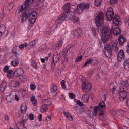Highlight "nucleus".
Wrapping results in <instances>:
<instances>
[{
  "label": "nucleus",
  "mask_w": 129,
  "mask_h": 129,
  "mask_svg": "<svg viewBox=\"0 0 129 129\" xmlns=\"http://www.w3.org/2000/svg\"><path fill=\"white\" fill-rule=\"evenodd\" d=\"M75 11L76 13L77 14H79V13H80L82 12V10L80 8L79 9L78 8V6H77V8L75 10Z\"/></svg>",
  "instance_id": "49530a36"
},
{
  "label": "nucleus",
  "mask_w": 129,
  "mask_h": 129,
  "mask_svg": "<svg viewBox=\"0 0 129 129\" xmlns=\"http://www.w3.org/2000/svg\"><path fill=\"white\" fill-rule=\"evenodd\" d=\"M21 110L22 113H24L26 112L27 109L26 105L24 104H21Z\"/></svg>",
  "instance_id": "5701e85b"
},
{
  "label": "nucleus",
  "mask_w": 129,
  "mask_h": 129,
  "mask_svg": "<svg viewBox=\"0 0 129 129\" xmlns=\"http://www.w3.org/2000/svg\"><path fill=\"white\" fill-rule=\"evenodd\" d=\"M7 72V75L8 77L9 78H10L11 77V75L13 73V71L11 70H10Z\"/></svg>",
  "instance_id": "a19ab883"
},
{
  "label": "nucleus",
  "mask_w": 129,
  "mask_h": 129,
  "mask_svg": "<svg viewBox=\"0 0 129 129\" xmlns=\"http://www.w3.org/2000/svg\"><path fill=\"white\" fill-rule=\"evenodd\" d=\"M61 85L62 88L63 89L66 88V87L65 85V81L64 80H62L61 82Z\"/></svg>",
  "instance_id": "3c124183"
},
{
  "label": "nucleus",
  "mask_w": 129,
  "mask_h": 129,
  "mask_svg": "<svg viewBox=\"0 0 129 129\" xmlns=\"http://www.w3.org/2000/svg\"><path fill=\"white\" fill-rule=\"evenodd\" d=\"M86 83L82 84V89L84 92H87L90 90L91 85L90 83H88L87 81Z\"/></svg>",
  "instance_id": "423d86ee"
},
{
  "label": "nucleus",
  "mask_w": 129,
  "mask_h": 129,
  "mask_svg": "<svg viewBox=\"0 0 129 129\" xmlns=\"http://www.w3.org/2000/svg\"><path fill=\"white\" fill-rule=\"evenodd\" d=\"M9 69V67L7 66H6L4 67L3 70L4 72H6L8 71Z\"/></svg>",
  "instance_id": "13d9d810"
},
{
  "label": "nucleus",
  "mask_w": 129,
  "mask_h": 129,
  "mask_svg": "<svg viewBox=\"0 0 129 129\" xmlns=\"http://www.w3.org/2000/svg\"><path fill=\"white\" fill-rule=\"evenodd\" d=\"M125 41V39L123 35H120L118 39V41L119 44L122 45L124 44Z\"/></svg>",
  "instance_id": "f3484780"
},
{
  "label": "nucleus",
  "mask_w": 129,
  "mask_h": 129,
  "mask_svg": "<svg viewBox=\"0 0 129 129\" xmlns=\"http://www.w3.org/2000/svg\"><path fill=\"white\" fill-rule=\"evenodd\" d=\"M112 44L113 50L116 52H117L118 49L117 47L118 42L116 40H114L112 42Z\"/></svg>",
  "instance_id": "ddd939ff"
},
{
  "label": "nucleus",
  "mask_w": 129,
  "mask_h": 129,
  "mask_svg": "<svg viewBox=\"0 0 129 129\" xmlns=\"http://www.w3.org/2000/svg\"><path fill=\"white\" fill-rule=\"evenodd\" d=\"M27 77L25 75H23L20 78V79L21 81L24 82H26L27 80Z\"/></svg>",
  "instance_id": "473e14b6"
},
{
  "label": "nucleus",
  "mask_w": 129,
  "mask_h": 129,
  "mask_svg": "<svg viewBox=\"0 0 129 129\" xmlns=\"http://www.w3.org/2000/svg\"><path fill=\"white\" fill-rule=\"evenodd\" d=\"M46 120L49 123H50L51 121V117H47L46 118Z\"/></svg>",
  "instance_id": "5fc2aeb1"
},
{
  "label": "nucleus",
  "mask_w": 129,
  "mask_h": 129,
  "mask_svg": "<svg viewBox=\"0 0 129 129\" xmlns=\"http://www.w3.org/2000/svg\"><path fill=\"white\" fill-rule=\"evenodd\" d=\"M30 101L32 102V104L34 106H36L37 103V101L35 99L34 96H33L30 99Z\"/></svg>",
  "instance_id": "c85d7f7f"
},
{
  "label": "nucleus",
  "mask_w": 129,
  "mask_h": 129,
  "mask_svg": "<svg viewBox=\"0 0 129 129\" xmlns=\"http://www.w3.org/2000/svg\"><path fill=\"white\" fill-rule=\"evenodd\" d=\"M113 23L116 26H118L119 25L120 22V18L119 17L118 15H116L114 16L113 19Z\"/></svg>",
  "instance_id": "9d476101"
},
{
  "label": "nucleus",
  "mask_w": 129,
  "mask_h": 129,
  "mask_svg": "<svg viewBox=\"0 0 129 129\" xmlns=\"http://www.w3.org/2000/svg\"><path fill=\"white\" fill-rule=\"evenodd\" d=\"M104 53L106 56H111L112 55V50L111 46L109 44H106L104 49Z\"/></svg>",
  "instance_id": "39448f33"
},
{
  "label": "nucleus",
  "mask_w": 129,
  "mask_h": 129,
  "mask_svg": "<svg viewBox=\"0 0 129 129\" xmlns=\"http://www.w3.org/2000/svg\"><path fill=\"white\" fill-rule=\"evenodd\" d=\"M70 47L69 46H67L66 48L64 49L62 53V56H69L68 55L67 52H68V50H69V51H71V52H72V54L74 53V52L72 51V50H70Z\"/></svg>",
  "instance_id": "4468645a"
},
{
  "label": "nucleus",
  "mask_w": 129,
  "mask_h": 129,
  "mask_svg": "<svg viewBox=\"0 0 129 129\" xmlns=\"http://www.w3.org/2000/svg\"><path fill=\"white\" fill-rule=\"evenodd\" d=\"M80 80L83 82V83H86L87 81H86V78L85 77L82 76L81 75L79 77Z\"/></svg>",
  "instance_id": "ea45409f"
},
{
  "label": "nucleus",
  "mask_w": 129,
  "mask_h": 129,
  "mask_svg": "<svg viewBox=\"0 0 129 129\" xmlns=\"http://www.w3.org/2000/svg\"><path fill=\"white\" fill-rule=\"evenodd\" d=\"M20 85V83L18 81H12L11 82V86L12 87H16Z\"/></svg>",
  "instance_id": "b1692460"
},
{
  "label": "nucleus",
  "mask_w": 129,
  "mask_h": 129,
  "mask_svg": "<svg viewBox=\"0 0 129 129\" xmlns=\"http://www.w3.org/2000/svg\"><path fill=\"white\" fill-rule=\"evenodd\" d=\"M65 14H63L60 15L59 16V18L60 20H65Z\"/></svg>",
  "instance_id": "de8ad7c7"
},
{
  "label": "nucleus",
  "mask_w": 129,
  "mask_h": 129,
  "mask_svg": "<svg viewBox=\"0 0 129 129\" xmlns=\"http://www.w3.org/2000/svg\"><path fill=\"white\" fill-rule=\"evenodd\" d=\"M93 59L92 58H90L89 59H88V60L85 62V63L84 66L85 67L87 65H89L91 64L92 61Z\"/></svg>",
  "instance_id": "58836bf2"
},
{
  "label": "nucleus",
  "mask_w": 129,
  "mask_h": 129,
  "mask_svg": "<svg viewBox=\"0 0 129 129\" xmlns=\"http://www.w3.org/2000/svg\"><path fill=\"white\" fill-rule=\"evenodd\" d=\"M44 1L45 0H39L37 3V6L40 8H43L44 6Z\"/></svg>",
  "instance_id": "cd10ccee"
},
{
  "label": "nucleus",
  "mask_w": 129,
  "mask_h": 129,
  "mask_svg": "<svg viewBox=\"0 0 129 129\" xmlns=\"http://www.w3.org/2000/svg\"><path fill=\"white\" fill-rule=\"evenodd\" d=\"M117 59L118 61H121L124 59L123 57H117Z\"/></svg>",
  "instance_id": "680f3d73"
},
{
  "label": "nucleus",
  "mask_w": 129,
  "mask_h": 129,
  "mask_svg": "<svg viewBox=\"0 0 129 129\" xmlns=\"http://www.w3.org/2000/svg\"><path fill=\"white\" fill-rule=\"evenodd\" d=\"M113 32L114 35L117 36L121 33V30L120 29L118 28H116L113 29Z\"/></svg>",
  "instance_id": "c756f323"
},
{
  "label": "nucleus",
  "mask_w": 129,
  "mask_h": 129,
  "mask_svg": "<svg viewBox=\"0 0 129 129\" xmlns=\"http://www.w3.org/2000/svg\"><path fill=\"white\" fill-rule=\"evenodd\" d=\"M47 109V107L45 105H42L40 109L41 111L42 112H46Z\"/></svg>",
  "instance_id": "4c0bfd02"
},
{
  "label": "nucleus",
  "mask_w": 129,
  "mask_h": 129,
  "mask_svg": "<svg viewBox=\"0 0 129 129\" xmlns=\"http://www.w3.org/2000/svg\"><path fill=\"white\" fill-rule=\"evenodd\" d=\"M91 30L92 33L94 36H95L99 32L98 28V27L95 29L92 28Z\"/></svg>",
  "instance_id": "f704fd0d"
},
{
  "label": "nucleus",
  "mask_w": 129,
  "mask_h": 129,
  "mask_svg": "<svg viewBox=\"0 0 129 129\" xmlns=\"http://www.w3.org/2000/svg\"><path fill=\"white\" fill-rule=\"evenodd\" d=\"M124 54L123 50H121L118 53L117 56H124Z\"/></svg>",
  "instance_id": "a18cd8bd"
},
{
  "label": "nucleus",
  "mask_w": 129,
  "mask_h": 129,
  "mask_svg": "<svg viewBox=\"0 0 129 129\" xmlns=\"http://www.w3.org/2000/svg\"><path fill=\"white\" fill-rule=\"evenodd\" d=\"M24 73V70L22 68H19L17 69L14 71V74L16 77L20 76Z\"/></svg>",
  "instance_id": "6e6552de"
},
{
  "label": "nucleus",
  "mask_w": 129,
  "mask_h": 129,
  "mask_svg": "<svg viewBox=\"0 0 129 129\" xmlns=\"http://www.w3.org/2000/svg\"><path fill=\"white\" fill-rule=\"evenodd\" d=\"M63 8L66 12H68L70 9V4L69 3H68L65 4L63 6Z\"/></svg>",
  "instance_id": "a211bd4d"
},
{
  "label": "nucleus",
  "mask_w": 129,
  "mask_h": 129,
  "mask_svg": "<svg viewBox=\"0 0 129 129\" xmlns=\"http://www.w3.org/2000/svg\"><path fill=\"white\" fill-rule=\"evenodd\" d=\"M5 29V27L4 25L2 24L0 25V30H2V32H4Z\"/></svg>",
  "instance_id": "8fccbe9b"
},
{
  "label": "nucleus",
  "mask_w": 129,
  "mask_h": 129,
  "mask_svg": "<svg viewBox=\"0 0 129 129\" xmlns=\"http://www.w3.org/2000/svg\"><path fill=\"white\" fill-rule=\"evenodd\" d=\"M102 0H95L94 4L95 6H100L101 4Z\"/></svg>",
  "instance_id": "79ce46f5"
},
{
  "label": "nucleus",
  "mask_w": 129,
  "mask_h": 129,
  "mask_svg": "<svg viewBox=\"0 0 129 129\" xmlns=\"http://www.w3.org/2000/svg\"><path fill=\"white\" fill-rule=\"evenodd\" d=\"M82 30L81 29H77L74 31V34L76 38H80L81 36Z\"/></svg>",
  "instance_id": "dca6fc26"
},
{
  "label": "nucleus",
  "mask_w": 129,
  "mask_h": 129,
  "mask_svg": "<svg viewBox=\"0 0 129 129\" xmlns=\"http://www.w3.org/2000/svg\"><path fill=\"white\" fill-rule=\"evenodd\" d=\"M110 4L111 5H113L116 3L117 0H110Z\"/></svg>",
  "instance_id": "4d7b16f0"
},
{
  "label": "nucleus",
  "mask_w": 129,
  "mask_h": 129,
  "mask_svg": "<svg viewBox=\"0 0 129 129\" xmlns=\"http://www.w3.org/2000/svg\"><path fill=\"white\" fill-rule=\"evenodd\" d=\"M43 103L45 105H49L51 103V101L50 99L48 98L42 101Z\"/></svg>",
  "instance_id": "412c9836"
},
{
  "label": "nucleus",
  "mask_w": 129,
  "mask_h": 129,
  "mask_svg": "<svg viewBox=\"0 0 129 129\" xmlns=\"http://www.w3.org/2000/svg\"><path fill=\"white\" fill-rule=\"evenodd\" d=\"M69 96L71 99H74L75 97V95L73 93H70L69 94Z\"/></svg>",
  "instance_id": "864d4df0"
},
{
  "label": "nucleus",
  "mask_w": 129,
  "mask_h": 129,
  "mask_svg": "<svg viewBox=\"0 0 129 129\" xmlns=\"http://www.w3.org/2000/svg\"><path fill=\"white\" fill-rule=\"evenodd\" d=\"M60 59L59 57H53V62L56 63Z\"/></svg>",
  "instance_id": "603ef678"
},
{
  "label": "nucleus",
  "mask_w": 129,
  "mask_h": 129,
  "mask_svg": "<svg viewBox=\"0 0 129 129\" xmlns=\"http://www.w3.org/2000/svg\"><path fill=\"white\" fill-rule=\"evenodd\" d=\"M77 103L79 105L81 106H82L83 105V103L79 100L77 101Z\"/></svg>",
  "instance_id": "052dcab7"
},
{
  "label": "nucleus",
  "mask_w": 129,
  "mask_h": 129,
  "mask_svg": "<svg viewBox=\"0 0 129 129\" xmlns=\"http://www.w3.org/2000/svg\"><path fill=\"white\" fill-rule=\"evenodd\" d=\"M7 85L6 83L5 82H2L0 85V90L3 92L5 89V87Z\"/></svg>",
  "instance_id": "6ab92c4d"
},
{
  "label": "nucleus",
  "mask_w": 129,
  "mask_h": 129,
  "mask_svg": "<svg viewBox=\"0 0 129 129\" xmlns=\"http://www.w3.org/2000/svg\"><path fill=\"white\" fill-rule=\"evenodd\" d=\"M129 86V85L127 81H123L120 86V87L119 89V99L121 102H123L127 96V92L124 91L128 89V87Z\"/></svg>",
  "instance_id": "f03ea898"
},
{
  "label": "nucleus",
  "mask_w": 129,
  "mask_h": 129,
  "mask_svg": "<svg viewBox=\"0 0 129 129\" xmlns=\"http://www.w3.org/2000/svg\"><path fill=\"white\" fill-rule=\"evenodd\" d=\"M19 47L17 46H15L13 47V49L12 52L13 56H19Z\"/></svg>",
  "instance_id": "2eb2a0df"
},
{
  "label": "nucleus",
  "mask_w": 129,
  "mask_h": 129,
  "mask_svg": "<svg viewBox=\"0 0 129 129\" xmlns=\"http://www.w3.org/2000/svg\"><path fill=\"white\" fill-rule=\"evenodd\" d=\"M15 60L18 59V58L16 57V59H15ZM12 65L14 67L17 66L19 63V62L17 60H14L12 61L11 62Z\"/></svg>",
  "instance_id": "72a5a7b5"
},
{
  "label": "nucleus",
  "mask_w": 129,
  "mask_h": 129,
  "mask_svg": "<svg viewBox=\"0 0 129 129\" xmlns=\"http://www.w3.org/2000/svg\"><path fill=\"white\" fill-rule=\"evenodd\" d=\"M64 115L70 121L73 120V117L71 114L68 112H63Z\"/></svg>",
  "instance_id": "aec40b11"
},
{
  "label": "nucleus",
  "mask_w": 129,
  "mask_h": 129,
  "mask_svg": "<svg viewBox=\"0 0 129 129\" xmlns=\"http://www.w3.org/2000/svg\"><path fill=\"white\" fill-rule=\"evenodd\" d=\"M99 117L101 121H104L105 120V116L102 112H101L99 113Z\"/></svg>",
  "instance_id": "7c9ffc66"
},
{
  "label": "nucleus",
  "mask_w": 129,
  "mask_h": 129,
  "mask_svg": "<svg viewBox=\"0 0 129 129\" xmlns=\"http://www.w3.org/2000/svg\"><path fill=\"white\" fill-rule=\"evenodd\" d=\"M105 106V104L104 102H103L99 104L98 106H96L94 107V112L95 113V114H96L97 113V111L98 109L101 111H102Z\"/></svg>",
  "instance_id": "0eeeda50"
},
{
  "label": "nucleus",
  "mask_w": 129,
  "mask_h": 129,
  "mask_svg": "<svg viewBox=\"0 0 129 129\" xmlns=\"http://www.w3.org/2000/svg\"><path fill=\"white\" fill-rule=\"evenodd\" d=\"M36 42L35 40H33L29 44V45L31 48L35 45Z\"/></svg>",
  "instance_id": "09e8293b"
},
{
  "label": "nucleus",
  "mask_w": 129,
  "mask_h": 129,
  "mask_svg": "<svg viewBox=\"0 0 129 129\" xmlns=\"http://www.w3.org/2000/svg\"><path fill=\"white\" fill-rule=\"evenodd\" d=\"M67 12L66 13L67 14V20H69L70 19L72 18V17L74 15V14L72 12Z\"/></svg>",
  "instance_id": "a878e982"
},
{
  "label": "nucleus",
  "mask_w": 129,
  "mask_h": 129,
  "mask_svg": "<svg viewBox=\"0 0 129 129\" xmlns=\"http://www.w3.org/2000/svg\"><path fill=\"white\" fill-rule=\"evenodd\" d=\"M114 15V14H112V15L111 14H106V19L109 21H111L113 18Z\"/></svg>",
  "instance_id": "2f4dec72"
},
{
  "label": "nucleus",
  "mask_w": 129,
  "mask_h": 129,
  "mask_svg": "<svg viewBox=\"0 0 129 129\" xmlns=\"http://www.w3.org/2000/svg\"><path fill=\"white\" fill-rule=\"evenodd\" d=\"M124 68L126 70H129V57H124Z\"/></svg>",
  "instance_id": "f8f14e48"
},
{
  "label": "nucleus",
  "mask_w": 129,
  "mask_h": 129,
  "mask_svg": "<svg viewBox=\"0 0 129 129\" xmlns=\"http://www.w3.org/2000/svg\"><path fill=\"white\" fill-rule=\"evenodd\" d=\"M82 57H78L76 59L75 61L76 62H79L82 59Z\"/></svg>",
  "instance_id": "69168bd1"
},
{
  "label": "nucleus",
  "mask_w": 129,
  "mask_h": 129,
  "mask_svg": "<svg viewBox=\"0 0 129 129\" xmlns=\"http://www.w3.org/2000/svg\"><path fill=\"white\" fill-rule=\"evenodd\" d=\"M79 7L83 10L84 9H87L89 7V3L85 4L84 3H80L78 5Z\"/></svg>",
  "instance_id": "9b49d317"
},
{
  "label": "nucleus",
  "mask_w": 129,
  "mask_h": 129,
  "mask_svg": "<svg viewBox=\"0 0 129 129\" xmlns=\"http://www.w3.org/2000/svg\"><path fill=\"white\" fill-rule=\"evenodd\" d=\"M13 5L12 3H10L8 7L9 9H11L13 7Z\"/></svg>",
  "instance_id": "0e129e2a"
},
{
  "label": "nucleus",
  "mask_w": 129,
  "mask_h": 129,
  "mask_svg": "<svg viewBox=\"0 0 129 129\" xmlns=\"http://www.w3.org/2000/svg\"><path fill=\"white\" fill-rule=\"evenodd\" d=\"M79 19L78 18L76 17L73 16L72 18V20L74 23H76L78 21Z\"/></svg>",
  "instance_id": "37998d69"
},
{
  "label": "nucleus",
  "mask_w": 129,
  "mask_h": 129,
  "mask_svg": "<svg viewBox=\"0 0 129 129\" xmlns=\"http://www.w3.org/2000/svg\"><path fill=\"white\" fill-rule=\"evenodd\" d=\"M28 46V44L27 43H25L23 44H22L20 45L19 47L20 49H22L24 47H26Z\"/></svg>",
  "instance_id": "c03bdc74"
},
{
  "label": "nucleus",
  "mask_w": 129,
  "mask_h": 129,
  "mask_svg": "<svg viewBox=\"0 0 129 129\" xmlns=\"http://www.w3.org/2000/svg\"><path fill=\"white\" fill-rule=\"evenodd\" d=\"M86 52H87L89 54L91 53V48H87L86 50Z\"/></svg>",
  "instance_id": "e2e57ef3"
},
{
  "label": "nucleus",
  "mask_w": 129,
  "mask_h": 129,
  "mask_svg": "<svg viewBox=\"0 0 129 129\" xmlns=\"http://www.w3.org/2000/svg\"><path fill=\"white\" fill-rule=\"evenodd\" d=\"M34 116L33 115L31 114L30 113L29 116V118L30 120H33L34 119Z\"/></svg>",
  "instance_id": "338daca9"
},
{
  "label": "nucleus",
  "mask_w": 129,
  "mask_h": 129,
  "mask_svg": "<svg viewBox=\"0 0 129 129\" xmlns=\"http://www.w3.org/2000/svg\"><path fill=\"white\" fill-rule=\"evenodd\" d=\"M40 48L42 50L45 49L46 48V46L45 45H41L40 47Z\"/></svg>",
  "instance_id": "774afa93"
},
{
  "label": "nucleus",
  "mask_w": 129,
  "mask_h": 129,
  "mask_svg": "<svg viewBox=\"0 0 129 129\" xmlns=\"http://www.w3.org/2000/svg\"><path fill=\"white\" fill-rule=\"evenodd\" d=\"M13 97L14 96L12 94H10L8 95L6 99L7 102L8 103L10 102L13 98Z\"/></svg>",
  "instance_id": "bb28decb"
},
{
  "label": "nucleus",
  "mask_w": 129,
  "mask_h": 129,
  "mask_svg": "<svg viewBox=\"0 0 129 129\" xmlns=\"http://www.w3.org/2000/svg\"><path fill=\"white\" fill-rule=\"evenodd\" d=\"M124 112L123 110H119L116 112L115 115L116 116L118 115L122 117L124 116Z\"/></svg>",
  "instance_id": "393cba45"
},
{
  "label": "nucleus",
  "mask_w": 129,
  "mask_h": 129,
  "mask_svg": "<svg viewBox=\"0 0 129 129\" xmlns=\"http://www.w3.org/2000/svg\"><path fill=\"white\" fill-rule=\"evenodd\" d=\"M30 87L32 90H34L36 88V86L34 84H31L30 85Z\"/></svg>",
  "instance_id": "6e6d98bb"
},
{
  "label": "nucleus",
  "mask_w": 129,
  "mask_h": 129,
  "mask_svg": "<svg viewBox=\"0 0 129 129\" xmlns=\"http://www.w3.org/2000/svg\"><path fill=\"white\" fill-rule=\"evenodd\" d=\"M114 14V12L113 9L111 7H109L107 9V11L106 12V14Z\"/></svg>",
  "instance_id": "e433bc0d"
},
{
  "label": "nucleus",
  "mask_w": 129,
  "mask_h": 129,
  "mask_svg": "<svg viewBox=\"0 0 129 129\" xmlns=\"http://www.w3.org/2000/svg\"><path fill=\"white\" fill-rule=\"evenodd\" d=\"M34 0H26L24 4L21 6L20 12H23L22 13L21 22L25 21L29 17V22L30 23H34L37 17V14L36 11L33 10L30 5L33 2Z\"/></svg>",
  "instance_id": "f257e3e1"
},
{
  "label": "nucleus",
  "mask_w": 129,
  "mask_h": 129,
  "mask_svg": "<svg viewBox=\"0 0 129 129\" xmlns=\"http://www.w3.org/2000/svg\"><path fill=\"white\" fill-rule=\"evenodd\" d=\"M89 98V95L87 94H85L82 96V99L84 102H87Z\"/></svg>",
  "instance_id": "4be33fe9"
},
{
  "label": "nucleus",
  "mask_w": 129,
  "mask_h": 129,
  "mask_svg": "<svg viewBox=\"0 0 129 129\" xmlns=\"http://www.w3.org/2000/svg\"><path fill=\"white\" fill-rule=\"evenodd\" d=\"M112 37L111 31L107 27H105L102 30V39L103 42L106 43L110 38Z\"/></svg>",
  "instance_id": "7ed1b4c3"
},
{
  "label": "nucleus",
  "mask_w": 129,
  "mask_h": 129,
  "mask_svg": "<svg viewBox=\"0 0 129 129\" xmlns=\"http://www.w3.org/2000/svg\"><path fill=\"white\" fill-rule=\"evenodd\" d=\"M104 14L102 12L98 13L95 18V22L97 26H100L103 22Z\"/></svg>",
  "instance_id": "20e7f679"
},
{
  "label": "nucleus",
  "mask_w": 129,
  "mask_h": 129,
  "mask_svg": "<svg viewBox=\"0 0 129 129\" xmlns=\"http://www.w3.org/2000/svg\"><path fill=\"white\" fill-rule=\"evenodd\" d=\"M51 93L53 97H55L57 93V87L53 85H52L51 87Z\"/></svg>",
  "instance_id": "1a4fd4ad"
},
{
  "label": "nucleus",
  "mask_w": 129,
  "mask_h": 129,
  "mask_svg": "<svg viewBox=\"0 0 129 129\" xmlns=\"http://www.w3.org/2000/svg\"><path fill=\"white\" fill-rule=\"evenodd\" d=\"M62 40L59 41L55 44V46L57 48L59 49L62 46Z\"/></svg>",
  "instance_id": "c9c22d12"
},
{
  "label": "nucleus",
  "mask_w": 129,
  "mask_h": 129,
  "mask_svg": "<svg viewBox=\"0 0 129 129\" xmlns=\"http://www.w3.org/2000/svg\"><path fill=\"white\" fill-rule=\"evenodd\" d=\"M20 96L18 94H17L15 95V100L16 101L19 100L20 99Z\"/></svg>",
  "instance_id": "bf43d9fd"
}]
</instances>
